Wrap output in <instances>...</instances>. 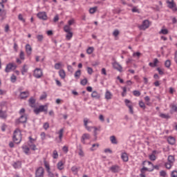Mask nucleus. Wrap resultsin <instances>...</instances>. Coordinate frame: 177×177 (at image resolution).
Segmentation results:
<instances>
[{
  "instance_id": "1",
  "label": "nucleus",
  "mask_w": 177,
  "mask_h": 177,
  "mask_svg": "<svg viewBox=\"0 0 177 177\" xmlns=\"http://www.w3.org/2000/svg\"><path fill=\"white\" fill-rule=\"evenodd\" d=\"M12 140L15 143H17V145H19V143L21 142V131H20V129H16L15 130Z\"/></svg>"
},
{
  "instance_id": "2",
  "label": "nucleus",
  "mask_w": 177,
  "mask_h": 177,
  "mask_svg": "<svg viewBox=\"0 0 177 177\" xmlns=\"http://www.w3.org/2000/svg\"><path fill=\"white\" fill-rule=\"evenodd\" d=\"M175 162V156L169 155L167 158V162L165 163V167L167 169H171L174 167Z\"/></svg>"
},
{
  "instance_id": "3",
  "label": "nucleus",
  "mask_w": 177,
  "mask_h": 177,
  "mask_svg": "<svg viewBox=\"0 0 177 177\" xmlns=\"http://www.w3.org/2000/svg\"><path fill=\"white\" fill-rule=\"evenodd\" d=\"M5 5L0 3V21H3L6 19V11L4 10Z\"/></svg>"
},
{
  "instance_id": "4",
  "label": "nucleus",
  "mask_w": 177,
  "mask_h": 177,
  "mask_svg": "<svg viewBox=\"0 0 177 177\" xmlns=\"http://www.w3.org/2000/svg\"><path fill=\"white\" fill-rule=\"evenodd\" d=\"M44 167L46 168V170L47 171V174L48 175V177H56V174L52 173L50 171V165H49V162L44 160Z\"/></svg>"
},
{
  "instance_id": "5",
  "label": "nucleus",
  "mask_w": 177,
  "mask_h": 177,
  "mask_svg": "<svg viewBox=\"0 0 177 177\" xmlns=\"http://www.w3.org/2000/svg\"><path fill=\"white\" fill-rule=\"evenodd\" d=\"M167 3L169 9H171L173 12H177L176 3L174 0H167Z\"/></svg>"
},
{
  "instance_id": "6",
  "label": "nucleus",
  "mask_w": 177,
  "mask_h": 177,
  "mask_svg": "<svg viewBox=\"0 0 177 177\" xmlns=\"http://www.w3.org/2000/svg\"><path fill=\"white\" fill-rule=\"evenodd\" d=\"M149 27H150V21L145 19L142 21V24L138 26V28L145 31V30H147Z\"/></svg>"
},
{
  "instance_id": "7",
  "label": "nucleus",
  "mask_w": 177,
  "mask_h": 177,
  "mask_svg": "<svg viewBox=\"0 0 177 177\" xmlns=\"http://www.w3.org/2000/svg\"><path fill=\"white\" fill-rule=\"evenodd\" d=\"M27 122V114H23L21 117L15 120V124H24Z\"/></svg>"
},
{
  "instance_id": "8",
  "label": "nucleus",
  "mask_w": 177,
  "mask_h": 177,
  "mask_svg": "<svg viewBox=\"0 0 177 177\" xmlns=\"http://www.w3.org/2000/svg\"><path fill=\"white\" fill-rule=\"evenodd\" d=\"M44 111H48V106H46V105H41L38 108H35L34 109V113L36 114Z\"/></svg>"
},
{
  "instance_id": "9",
  "label": "nucleus",
  "mask_w": 177,
  "mask_h": 177,
  "mask_svg": "<svg viewBox=\"0 0 177 177\" xmlns=\"http://www.w3.org/2000/svg\"><path fill=\"white\" fill-rule=\"evenodd\" d=\"M16 68H17V66H16V64H14L13 63H9L6 66L5 72L10 73L12 70H16Z\"/></svg>"
},
{
  "instance_id": "10",
  "label": "nucleus",
  "mask_w": 177,
  "mask_h": 177,
  "mask_svg": "<svg viewBox=\"0 0 177 177\" xmlns=\"http://www.w3.org/2000/svg\"><path fill=\"white\" fill-rule=\"evenodd\" d=\"M44 75V73L42 72V69L37 68L35 69L33 73V76L35 78H41Z\"/></svg>"
},
{
  "instance_id": "11",
  "label": "nucleus",
  "mask_w": 177,
  "mask_h": 177,
  "mask_svg": "<svg viewBox=\"0 0 177 177\" xmlns=\"http://www.w3.org/2000/svg\"><path fill=\"white\" fill-rule=\"evenodd\" d=\"M44 174L45 170L44 169V167H39L36 169L35 177H44Z\"/></svg>"
},
{
  "instance_id": "12",
  "label": "nucleus",
  "mask_w": 177,
  "mask_h": 177,
  "mask_svg": "<svg viewBox=\"0 0 177 177\" xmlns=\"http://www.w3.org/2000/svg\"><path fill=\"white\" fill-rule=\"evenodd\" d=\"M30 96V91H21L19 93V99L21 100H24L27 99Z\"/></svg>"
},
{
  "instance_id": "13",
  "label": "nucleus",
  "mask_w": 177,
  "mask_h": 177,
  "mask_svg": "<svg viewBox=\"0 0 177 177\" xmlns=\"http://www.w3.org/2000/svg\"><path fill=\"white\" fill-rule=\"evenodd\" d=\"M89 122H91L89 120H88V118H85L84 119V125L86 129L88 132H91L92 131V129H93L94 127H89V126H88V124H89Z\"/></svg>"
},
{
  "instance_id": "14",
  "label": "nucleus",
  "mask_w": 177,
  "mask_h": 177,
  "mask_svg": "<svg viewBox=\"0 0 177 177\" xmlns=\"http://www.w3.org/2000/svg\"><path fill=\"white\" fill-rule=\"evenodd\" d=\"M37 17L40 19V20H48V15H46V12H39L37 13Z\"/></svg>"
},
{
  "instance_id": "15",
  "label": "nucleus",
  "mask_w": 177,
  "mask_h": 177,
  "mask_svg": "<svg viewBox=\"0 0 177 177\" xmlns=\"http://www.w3.org/2000/svg\"><path fill=\"white\" fill-rule=\"evenodd\" d=\"M89 139H91V135H89V133H84L82 136L81 142L83 145H86L85 140H89Z\"/></svg>"
},
{
  "instance_id": "16",
  "label": "nucleus",
  "mask_w": 177,
  "mask_h": 177,
  "mask_svg": "<svg viewBox=\"0 0 177 177\" xmlns=\"http://www.w3.org/2000/svg\"><path fill=\"white\" fill-rule=\"evenodd\" d=\"M112 66L115 70H117L118 71H120V73L122 72V66L118 64V62H113L112 64Z\"/></svg>"
},
{
  "instance_id": "17",
  "label": "nucleus",
  "mask_w": 177,
  "mask_h": 177,
  "mask_svg": "<svg viewBox=\"0 0 177 177\" xmlns=\"http://www.w3.org/2000/svg\"><path fill=\"white\" fill-rule=\"evenodd\" d=\"M57 133L59 135L58 143H62V141L63 140V133H64V129H60V130Z\"/></svg>"
},
{
  "instance_id": "18",
  "label": "nucleus",
  "mask_w": 177,
  "mask_h": 177,
  "mask_svg": "<svg viewBox=\"0 0 177 177\" xmlns=\"http://www.w3.org/2000/svg\"><path fill=\"white\" fill-rule=\"evenodd\" d=\"M26 52L28 56H30L31 55V53L32 52V48H31V45L26 44L25 46Z\"/></svg>"
},
{
  "instance_id": "19",
  "label": "nucleus",
  "mask_w": 177,
  "mask_h": 177,
  "mask_svg": "<svg viewBox=\"0 0 177 177\" xmlns=\"http://www.w3.org/2000/svg\"><path fill=\"white\" fill-rule=\"evenodd\" d=\"M121 158L122 160V161H124V162H128L129 158L128 157V153H127V152H123L121 154Z\"/></svg>"
},
{
  "instance_id": "20",
  "label": "nucleus",
  "mask_w": 177,
  "mask_h": 177,
  "mask_svg": "<svg viewBox=\"0 0 177 177\" xmlns=\"http://www.w3.org/2000/svg\"><path fill=\"white\" fill-rule=\"evenodd\" d=\"M28 146L30 149V150H32L33 151H35V150H37V145L34 142H28Z\"/></svg>"
},
{
  "instance_id": "21",
  "label": "nucleus",
  "mask_w": 177,
  "mask_h": 177,
  "mask_svg": "<svg viewBox=\"0 0 177 177\" xmlns=\"http://www.w3.org/2000/svg\"><path fill=\"white\" fill-rule=\"evenodd\" d=\"M105 99H106V100L113 99V93H111L109 90H106L105 92Z\"/></svg>"
},
{
  "instance_id": "22",
  "label": "nucleus",
  "mask_w": 177,
  "mask_h": 177,
  "mask_svg": "<svg viewBox=\"0 0 177 177\" xmlns=\"http://www.w3.org/2000/svg\"><path fill=\"white\" fill-rule=\"evenodd\" d=\"M167 142H168L169 145H174L176 142V140L175 139V138H174L172 136H169L167 138Z\"/></svg>"
},
{
  "instance_id": "23",
  "label": "nucleus",
  "mask_w": 177,
  "mask_h": 177,
  "mask_svg": "<svg viewBox=\"0 0 177 177\" xmlns=\"http://www.w3.org/2000/svg\"><path fill=\"white\" fill-rule=\"evenodd\" d=\"M57 167L59 171H63V169H64V162H63L62 160L58 162L57 164Z\"/></svg>"
},
{
  "instance_id": "24",
  "label": "nucleus",
  "mask_w": 177,
  "mask_h": 177,
  "mask_svg": "<svg viewBox=\"0 0 177 177\" xmlns=\"http://www.w3.org/2000/svg\"><path fill=\"white\" fill-rule=\"evenodd\" d=\"M110 171L115 174L120 171V167H118V165H113L110 167Z\"/></svg>"
},
{
  "instance_id": "25",
  "label": "nucleus",
  "mask_w": 177,
  "mask_h": 177,
  "mask_svg": "<svg viewBox=\"0 0 177 177\" xmlns=\"http://www.w3.org/2000/svg\"><path fill=\"white\" fill-rule=\"evenodd\" d=\"M12 167L13 168H15V169H19V168H21V162L20 161L15 162L12 164Z\"/></svg>"
},
{
  "instance_id": "26",
  "label": "nucleus",
  "mask_w": 177,
  "mask_h": 177,
  "mask_svg": "<svg viewBox=\"0 0 177 177\" xmlns=\"http://www.w3.org/2000/svg\"><path fill=\"white\" fill-rule=\"evenodd\" d=\"M91 97H93V99H100V94L97 93V91H94L91 93Z\"/></svg>"
},
{
  "instance_id": "27",
  "label": "nucleus",
  "mask_w": 177,
  "mask_h": 177,
  "mask_svg": "<svg viewBox=\"0 0 177 177\" xmlns=\"http://www.w3.org/2000/svg\"><path fill=\"white\" fill-rule=\"evenodd\" d=\"M22 149H23L24 153L25 154H31V152L30 151V150H31V149H30L27 145H24L22 147Z\"/></svg>"
},
{
  "instance_id": "28",
  "label": "nucleus",
  "mask_w": 177,
  "mask_h": 177,
  "mask_svg": "<svg viewBox=\"0 0 177 177\" xmlns=\"http://www.w3.org/2000/svg\"><path fill=\"white\" fill-rule=\"evenodd\" d=\"M28 102L30 107H35V100L32 97L29 99Z\"/></svg>"
},
{
  "instance_id": "29",
  "label": "nucleus",
  "mask_w": 177,
  "mask_h": 177,
  "mask_svg": "<svg viewBox=\"0 0 177 177\" xmlns=\"http://www.w3.org/2000/svg\"><path fill=\"white\" fill-rule=\"evenodd\" d=\"M59 75L60 78H62V80H64V78H66V72L64 71V70L63 69L59 70Z\"/></svg>"
},
{
  "instance_id": "30",
  "label": "nucleus",
  "mask_w": 177,
  "mask_h": 177,
  "mask_svg": "<svg viewBox=\"0 0 177 177\" xmlns=\"http://www.w3.org/2000/svg\"><path fill=\"white\" fill-rule=\"evenodd\" d=\"M74 77L76 80H80V77H81V70H77L75 72Z\"/></svg>"
},
{
  "instance_id": "31",
  "label": "nucleus",
  "mask_w": 177,
  "mask_h": 177,
  "mask_svg": "<svg viewBox=\"0 0 177 177\" xmlns=\"http://www.w3.org/2000/svg\"><path fill=\"white\" fill-rule=\"evenodd\" d=\"M7 117H8V115L6 114V111L0 110V118L5 120V118H6Z\"/></svg>"
},
{
  "instance_id": "32",
  "label": "nucleus",
  "mask_w": 177,
  "mask_h": 177,
  "mask_svg": "<svg viewBox=\"0 0 177 177\" xmlns=\"http://www.w3.org/2000/svg\"><path fill=\"white\" fill-rule=\"evenodd\" d=\"M147 164V165H148V167H150L151 168H153V163H151V162H150V161H147V160H145V161H143L142 162V165H143V167H145V165H146Z\"/></svg>"
},
{
  "instance_id": "33",
  "label": "nucleus",
  "mask_w": 177,
  "mask_h": 177,
  "mask_svg": "<svg viewBox=\"0 0 177 177\" xmlns=\"http://www.w3.org/2000/svg\"><path fill=\"white\" fill-rule=\"evenodd\" d=\"M98 147H99L98 143L93 144L92 147L90 148V150L91 151H95V150H97Z\"/></svg>"
},
{
  "instance_id": "34",
  "label": "nucleus",
  "mask_w": 177,
  "mask_h": 177,
  "mask_svg": "<svg viewBox=\"0 0 177 177\" xmlns=\"http://www.w3.org/2000/svg\"><path fill=\"white\" fill-rule=\"evenodd\" d=\"M28 71V68H27V65L24 64L21 70L22 75H24Z\"/></svg>"
},
{
  "instance_id": "35",
  "label": "nucleus",
  "mask_w": 177,
  "mask_h": 177,
  "mask_svg": "<svg viewBox=\"0 0 177 177\" xmlns=\"http://www.w3.org/2000/svg\"><path fill=\"white\" fill-rule=\"evenodd\" d=\"M93 50H95V48L93 46L88 47L86 50V53L88 55H92L93 53Z\"/></svg>"
},
{
  "instance_id": "36",
  "label": "nucleus",
  "mask_w": 177,
  "mask_h": 177,
  "mask_svg": "<svg viewBox=\"0 0 177 177\" xmlns=\"http://www.w3.org/2000/svg\"><path fill=\"white\" fill-rule=\"evenodd\" d=\"M110 140L113 145H117L118 142H117V138H115V136H112L110 137Z\"/></svg>"
},
{
  "instance_id": "37",
  "label": "nucleus",
  "mask_w": 177,
  "mask_h": 177,
  "mask_svg": "<svg viewBox=\"0 0 177 177\" xmlns=\"http://www.w3.org/2000/svg\"><path fill=\"white\" fill-rule=\"evenodd\" d=\"M64 31L65 32H71V27H70L68 25H65L64 26Z\"/></svg>"
},
{
  "instance_id": "38",
  "label": "nucleus",
  "mask_w": 177,
  "mask_h": 177,
  "mask_svg": "<svg viewBox=\"0 0 177 177\" xmlns=\"http://www.w3.org/2000/svg\"><path fill=\"white\" fill-rule=\"evenodd\" d=\"M159 117H160V118H165V120H169V118H171V116H169V114H165V113H160L159 115Z\"/></svg>"
},
{
  "instance_id": "39",
  "label": "nucleus",
  "mask_w": 177,
  "mask_h": 177,
  "mask_svg": "<svg viewBox=\"0 0 177 177\" xmlns=\"http://www.w3.org/2000/svg\"><path fill=\"white\" fill-rule=\"evenodd\" d=\"M66 38L68 41H70V39H71V38H73V33L72 32H66Z\"/></svg>"
},
{
  "instance_id": "40",
  "label": "nucleus",
  "mask_w": 177,
  "mask_h": 177,
  "mask_svg": "<svg viewBox=\"0 0 177 177\" xmlns=\"http://www.w3.org/2000/svg\"><path fill=\"white\" fill-rule=\"evenodd\" d=\"M96 10H97V8L95 6V7L91 8L88 12L91 15H93V13H95Z\"/></svg>"
},
{
  "instance_id": "41",
  "label": "nucleus",
  "mask_w": 177,
  "mask_h": 177,
  "mask_svg": "<svg viewBox=\"0 0 177 177\" xmlns=\"http://www.w3.org/2000/svg\"><path fill=\"white\" fill-rule=\"evenodd\" d=\"M71 171L75 175H77V174H78V167H77V166H73L71 167Z\"/></svg>"
},
{
  "instance_id": "42",
  "label": "nucleus",
  "mask_w": 177,
  "mask_h": 177,
  "mask_svg": "<svg viewBox=\"0 0 177 177\" xmlns=\"http://www.w3.org/2000/svg\"><path fill=\"white\" fill-rule=\"evenodd\" d=\"M53 158L56 160L57 158H59V153H57V150H54L53 152Z\"/></svg>"
},
{
  "instance_id": "43",
  "label": "nucleus",
  "mask_w": 177,
  "mask_h": 177,
  "mask_svg": "<svg viewBox=\"0 0 177 177\" xmlns=\"http://www.w3.org/2000/svg\"><path fill=\"white\" fill-rule=\"evenodd\" d=\"M124 103H125L126 106H127V107H129V106H130V107L132 106V102H131V100H128V99H126V100H124Z\"/></svg>"
},
{
  "instance_id": "44",
  "label": "nucleus",
  "mask_w": 177,
  "mask_h": 177,
  "mask_svg": "<svg viewBox=\"0 0 177 177\" xmlns=\"http://www.w3.org/2000/svg\"><path fill=\"white\" fill-rule=\"evenodd\" d=\"M165 66L167 68H169L171 67V60L169 59L166 60L165 62Z\"/></svg>"
},
{
  "instance_id": "45",
  "label": "nucleus",
  "mask_w": 177,
  "mask_h": 177,
  "mask_svg": "<svg viewBox=\"0 0 177 177\" xmlns=\"http://www.w3.org/2000/svg\"><path fill=\"white\" fill-rule=\"evenodd\" d=\"M19 59L21 60H24L26 59L25 55H24V51L21 50L19 53Z\"/></svg>"
},
{
  "instance_id": "46",
  "label": "nucleus",
  "mask_w": 177,
  "mask_h": 177,
  "mask_svg": "<svg viewBox=\"0 0 177 177\" xmlns=\"http://www.w3.org/2000/svg\"><path fill=\"white\" fill-rule=\"evenodd\" d=\"M159 34H162L163 35H167V34H168V30L167 29H161L160 31L159 32Z\"/></svg>"
},
{
  "instance_id": "47",
  "label": "nucleus",
  "mask_w": 177,
  "mask_h": 177,
  "mask_svg": "<svg viewBox=\"0 0 177 177\" xmlns=\"http://www.w3.org/2000/svg\"><path fill=\"white\" fill-rule=\"evenodd\" d=\"M37 39L38 42H42V41H44V35H38L37 36Z\"/></svg>"
},
{
  "instance_id": "48",
  "label": "nucleus",
  "mask_w": 177,
  "mask_h": 177,
  "mask_svg": "<svg viewBox=\"0 0 177 177\" xmlns=\"http://www.w3.org/2000/svg\"><path fill=\"white\" fill-rule=\"evenodd\" d=\"M80 84H81L83 86H85V85H86V84H88V79L84 78V79L80 81Z\"/></svg>"
},
{
  "instance_id": "49",
  "label": "nucleus",
  "mask_w": 177,
  "mask_h": 177,
  "mask_svg": "<svg viewBox=\"0 0 177 177\" xmlns=\"http://www.w3.org/2000/svg\"><path fill=\"white\" fill-rule=\"evenodd\" d=\"M17 80V77L15 75H12L10 77V81L12 82V84H15L16 82V80Z\"/></svg>"
},
{
  "instance_id": "50",
  "label": "nucleus",
  "mask_w": 177,
  "mask_h": 177,
  "mask_svg": "<svg viewBox=\"0 0 177 177\" xmlns=\"http://www.w3.org/2000/svg\"><path fill=\"white\" fill-rule=\"evenodd\" d=\"M149 158L151 160V161H156L157 158L156 157V155L151 153L149 156Z\"/></svg>"
},
{
  "instance_id": "51",
  "label": "nucleus",
  "mask_w": 177,
  "mask_h": 177,
  "mask_svg": "<svg viewBox=\"0 0 177 177\" xmlns=\"http://www.w3.org/2000/svg\"><path fill=\"white\" fill-rule=\"evenodd\" d=\"M113 37H118V35H120V30H118V29H115L113 32Z\"/></svg>"
},
{
  "instance_id": "52",
  "label": "nucleus",
  "mask_w": 177,
  "mask_h": 177,
  "mask_svg": "<svg viewBox=\"0 0 177 177\" xmlns=\"http://www.w3.org/2000/svg\"><path fill=\"white\" fill-rule=\"evenodd\" d=\"M86 70H87L88 74H89V75H92V74L93 73V69H92V68L88 66L86 68Z\"/></svg>"
},
{
  "instance_id": "53",
  "label": "nucleus",
  "mask_w": 177,
  "mask_h": 177,
  "mask_svg": "<svg viewBox=\"0 0 177 177\" xmlns=\"http://www.w3.org/2000/svg\"><path fill=\"white\" fill-rule=\"evenodd\" d=\"M159 174L161 177H167V171L164 170L160 171Z\"/></svg>"
},
{
  "instance_id": "54",
  "label": "nucleus",
  "mask_w": 177,
  "mask_h": 177,
  "mask_svg": "<svg viewBox=\"0 0 177 177\" xmlns=\"http://www.w3.org/2000/svg\"><path fill=\"white\" fill-rule=\"evenodd\" d=\"M151 169H149L146 167H143L141 169H140V172L141 174H145V172H146V171H150Z\"/></svg>"
},
{
  "instance_id": "55",
  "label": "nucleus",
  "mask_w": 177,
  "mask_h": 177,
  "mask_svg": "<svg viewBox=\"0 0 177 177\" xmlns=\"http://www.w3.org/2000/svg\"><path fill=\"white\" fill-rule=\"evenodd\" d=\"M139 106L140 107H141V109H143L144 110L145 109H146V105L145 104V102H143V101L139 102Z\"/></svg>"
},
{
  "instance_id": "56",
  "label": "nucleus",
  "mask_w": 177,
  "mask_h": 177,
  "mask_svg": "<svg viewBox=\"0 0 177 177\" xmlns=\"http://www.w3.org/2000/svg\"><path fill=\"white\" fill-rule=\"evenodd\" d=\"M18 19L19 20H20L21 21H22L23 23H26V19H24V18L23 17V15L19 14L18 15Z\"/></svg>"
},
{
  "instance_id": "57",
  "label": "nucleus",
  "mask_w": 177,
  "mask_h": 177,
  "mask_svg": "<svg viewBox=\"0 0 177 177\" xmlns=\"http://www.w3.org/2000/svg\"><path fill=\"white\" fill-rule=\"evenodd\" d=\"M54 67L55 70H60V68L62 67V63L55 64Z\"/></svg>"
},
{
  "instance_id": "58",
  "label": "nucleus",
  "mask_w": 177,
  "mask_h": 177,
  "mask_svg": "<svg viewBox=\"0 0 177 177\" xmlns=\"http://www.w3.org/2000/svg\"><path fill=\"white\" fill-rule=\"evenodd\" d=\"M48 97V95L46 93H44L41 96H40V100H44V99H46Z\"/></svg>"
},
{
  "instance_id": "59",
  "label": "nucleus",
  "mask_w": 177,
  "mask_h": 177,
  "mask_svg": "<svg viewBox=\"0 0 177 177\" xmlns=\"http://www.w3.org/2000/svg\"><path fill=\"white\" fill-rule=\"evenodd\" d=\"M140 55H142L139 52H136V53H133V57H138V59H139L140 57Z\"/></svg>"
},
{
  "instance_id": "60",
  "label": "nucleus",
  "mask_w": 177,
  "mask_h": 177,
  "mask_svg": "<svg viewBox=\"0 0 177 177\" xmlns=\"http://www.w3.org/2000/svg\"><path fill=\"white\" fill-rule=\"evenodd\" d=\"M171 177H177V171L176 170H174L171 172L170 174Z\"/></svg>"
},
{
  "instance_id": "61",
  "label": "nucleus",
  "mask_w": 177,
  "mask_h": 177,
  "mask_svg": "<svg viewBox=\"0 0 177 177\" xmlns=\"http://www.w3.org/2000/svg\"><path fill=\"white\" fill-rule=\"evenodd\" d=\"M133 94L134 95V96L139 97L140 96V91L135 90L133 91Z\"/></svg>"
},
{
  "instance_id": "62",
  "label": "nucleus",
  "mask_w": 177,
  "mask_h": 177,
  "mask_svg": "<svg viewBox=\"0 0 177 177\" xmlns=\"http://www.w3.org/2000/svg\"><path fill=\"white\" fill-rule=\"evenodd\" d=\"M67 70L69 71V73H73L74 71V68H73V66L71 65L67 66Z\"/></svg>"
},
{
  "instance_id": "63",
  "label": "nucleus",
  "mask_w": 177,
  "mask_h": 177,
  "mask_svg": "<svg viewBox=\"0 0 177 177\" xmlns=\"http://www.w3.org/2000/svg\"><path fill=\"white\" fill-rule=\"evenodd\" d=\"M122 96L124 97L125 95H127V87H123L122 88Z\"/></svg>"
},
{
  "instance_id": "64",
  "label": "nucleus",
  "mask_w": 177,
  "mask_h": 177,
  "mask_svg": "<svg viewBox=\"0 0 177 177\" xmlns=\"http://www.w3.org/2000/svg\"><path fill=\"white\" fill-rule=\"evenodd\" d=\"M171 111L177 113V106L175 104L171 105Z\"/></svg>"
}]
</instances>
